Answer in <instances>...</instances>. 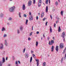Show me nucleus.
Masks as SVG:
<instances>
[{
	"label": "nucleus",
	"mask_w": 66,
	"mask_h": 66,
	"mask_svg": "<svg viewBox=\"0 0 66 66\" xmlns=\"http://www.w3.org/2000/svg\"><path fill=\"white\" fill-rule=\"evenodd\" d=\"M15 9V6H13L9 8V11L10 12H13L14 11Z\"/></svg>",
	"instance_id": "f257e3e1"
},
{
	"label": "nucleus",
	"mask_w": 66,
	"mask_h": 66,
	"mask_svg": "<svg viewBox=\"0 0 66 66\" xmlns=\"http://www.w3.org/2000/svg\"><path fill=\"white\" fill-rule=\"evenodd\" d=\"M5 62V59L3 57V58L2 61H0V66H2L3 63Z\"/></svg>",
	"instance_id": "f03ea898"
},
{
	"label": "nucleus",
	"mask_w": 66,
	"mask_h": 66,
	"mask_svg": "<svg viewBox=\"0 0 66 66\" xmlns=\"http://www.w3.org/2000/svg\"><path fill=\"white\" fill-rule=\"evenodd\" d=\"M64 47V45L63 43H60L59 46V48H61V49H63Z\"/></svg>",
	"instance_id": "7ed1b4c3"
},
{
	"label": "nucleus",
	"mask_w": 66,
	"mask_h": 66,
	"mask_svg": "<svg viewBox=\"0 0 66 66\" xmlns=\"http://www.w3.org/2000/svg\"><path fill=\"white\" fill-rule=\"evenodd\" d=\"M39 2L38 3V5L39 7H40V5H41V4H42V0H39Z\"/></svg>",
	"instance_id": "20e7f679"
},
{
	"label": "nucleus",
	"mask_w": 66,
	"mask_h": 66,
	"mask_svg": "<svg viewBox=\"0 0 66 66\" xmlns=\"http://www.w3.org/2000/svg\"><path fill=\"white\" fill-rule=\"evenodd\" d=\"M54 44V41L52 40L51 42L50 41L49 42L48 44L50 45H52V44Z\"/></svg>",
	"instance_id": "39448f33"
},
{
	"label": "nucleus",
	"mask_w": 66,
	"mask_h": 66,
	"mask_svg": "<svg viewBox=\"0 0 66 66\" xmlns=\"http://www.w3.org/2000/svg\"><path fill=\"white\" fill-rule=\"evenodd\" d=\"M24 56L25 58H28L29 57V55L27 53H26L24 55Z\"/></svg>",
	"instance_id": "423d86ee"
},
{
	"label": "nucleus",
	"mask_w": 66,
	"mask_h": 66,
	"mask_svg": "<svg viewBox=\"0 0 66 66\" xmlns=\"http://www.w3.org/2000/svg\"><path fill=\"white\" fill-rule=\"evenodd\" d=\"M3 49V44H1L0 45V49L1 50Z\"/></svg>",
	"instance_id": "0eeeda50"
},
{
	"label": "nucleus",
	"mask_w": 66,
	"mask_h": 66,
	"mask_svg": "<svg viewBox=\"0 0 66 66\" xmlns=\"http://www.w3.org/2000/svg\"><path fill=\"white\" fill-rule=\"evenodd\" d=\"M22 10H26V6H25V5L23 4L22 6Z\"/></svg>",
	"instance_id": "6e6552de"
},
{
	"label": "nucleus",
	"mask_w": 66,
	"mask_h": 66,
	"mask_svg": "<svg viewBox=\"0 0 66 66\" xmlns=\"http://www.w3.org/2000/svg\"><path fill=\"white\" fill-rule=\"evenodd\" d=\"M32 4V2L31 1H29L28 3V6H30Z\"/></svg>",
	"instance_id": "1a4fd4ad"
},
{
	"label": "nucleus",
	"mask_w": 66,
	"mask_h": 66,
	"mask_svg": "<svg viewBox=\"0 0 66 66\" xmlns=\"http://www.w3.org/2000/svg\"><path fill=\"white\" fill-rule=\"evenodd\" d=\"M33 16H31L29 17V20L30 21H31V20H33Z\"/></svg>",
	"instance_id": "9d476101"
},
{
	"label": "nucleus",
	"mask_w": 66,
	"mask_h": 66,
	"mask_svg": "<svg viewBox=\"0 0 66 66\" xmlns=\"http://www.w3.org/2000/svg\"><path fill=\"white\" fill-rule=\"evenodd\" d=\"M36 62H37V66H38V65H39V59H36Z\"/></svg>",
	"instance_id": "9b49d317"
},
{
	"label": "nucleus",
	"mask_w": 66,
	"mask_h": 66,
	"mask_svg": "<svg viewBox=\"0 0 66 66\" xmlns=\"http://www.w3.org/2000/svg\"><path fill=\"white\" fill-rule=\"evenodd\" d=\"M59 49V46H57L56 47V50L57 52H58V50Z\"/></svg>",
	"instance_id": "f8f14e48"
},
{
	"label": "nucleus",
	"mask_w": 66,
	"mask_h": 66,
	"mask_svg": "<svg viewBox=\"0 0 66 66\" xmlns=\"http://www.w3.org/2000/svg\"><path fill=\"white\" fill-rule=\"evenodd\" d=\"M2 31H5V28L4 27H3L2 29Z\"/></svg>",
	"instance_id": "ddd939ff"
},
{
	"label": "nucleus",
	"mask_w": 66,
	"mask_h": 66,
	"mask_svg": "<svg viewBox=\"0 0 66 66\" xmlns=\"http://www.w3.org/2000/svg\"><path fill=\"white\" fill-rule=\"evenodd\" d=\"M50 31L51 33H52V28H51V27L50 26Z\"/></svg>",
	"instance_id": "4468645a"
},
{
	"label": "nucleus",
	"mask_w": 66,
	"mask_h": 66,
	"mask_svg": "<svg viewBox=\"0 0 66 66\" xmlns=\"http://www.w3.org/2000/svg\"><path fill=\"white\" fill-rule=\"evenodd\" d=\"M51 49L52 50H51V51L52 52L53 51V50H54V46H52V48H51Z\"/></svg>",
	"instance_id": "2eb2a0df"
},
{
	"label": "nucleus",
	"mask_w": 66,
	"mask_h": 66,
	"mask_svg": "<svg viewBox=\"0 0 66 66\" xmlns=\"http://www.w3.org/2000/svg\"><path fill=\"white\" fill-rule=\"evenodd\" d=\"M44 13L43 12V13H42L41 15V17L42 18L43 17H44Z\"/></svg>",
	"instance_id": "dca6fc26"
},
{
	"label": "nucleus",
	"mask_w": 66,
	"mask_h": 66,
	"mask_svg": "<svg viewBox=\"0 0 66 66\" xmlns=\"http://www.w3.org/2000/svg\"><path fill=\"white\" fill-rule=\"evenodd\" d=\"M5 45L6 46H7V41H6V40H5Z\"/></svg>",
	"instance_id": "f3484780"
},
{
	"label": "nucleus",
	"mask_w": 66,
	"mask_h": 66,
	"mask_svg": "<svg viewBox=\"0 0 66 66\" xmlns=\"http://www.w3.org/2000/svg\"><path fill=\"white\" fill-rule=\"evenodd\" d=\"M61 31V27H59L58 29V32H60Z\"/></svg>",
	"instance_id": "a211bd4d"
},
{
	"label": "nucleus",
	"mask_w": 66,
	"mask_h": 66,
	"mask_svg": "<svg viewBox=\"0 0 66 66\" xmlns=\"http://www.w3.org/2000/svg\"><path fill=\"white\" fill-rule=\"evenodd\" d=\"M3 13H1L0 14V17H1V18H2L3 17Z\"/></svg>",
	"instance_id": "6ab92c4d"
},
{
	"label": "nucleus",
	"mask_w": 66,
	"mask_h": 66,
	"mask_svg": "<svg viewBox=\"0 0 66 66\" xmlns=\"http://www.w3.org/2000/svg\"><path fill=\"white\" fill-rule=\"evenodd\" d=\"M48 6H46V13L48 12Z\"/></svg>",
	"instance_id": "aec40b11"
},
{
	"label": "nucleus",
	"mask_w": 66,
	"mask_h": 66,
	"mask_svg": "<svg viewBox=\"0 0 66 66\" xmlns=\"http://www.w3.org/2000/svg\"><path fill=\"white\" fill-rule=\"evenodd\" d=\"M65 36V32H63L62 33V36Z\"/></svg>",
	"instance_id": "412c9836"
},
{
	"label": "nucleus",
	"mask_w": 66,
	"mask_h": 66,
	"mask_svg": "<svg viewBox=\"0 0 66 66\" xmlns=\"http://www.w3.org/2000/svg\"><path fill=\"white\" fill-rule=\"evenodd\" d=\"M20 29L21 31H22V30H23V27L22 26L20 27Z\"/></svg>",
	"instance_id": "4be33fe9"
},
{
	"label": "nucleus",
	"mask_w": 66,
	"mask_h": 66,
	"mask_svg": "<svg viewBox=\"0 0 66 66\" xmlns=\"http://www.w3.org/2000/svg\"><path fill=\"white\" fill-rule=\"evenodd\" d=\"M32 56H31L30 60V63H31L32 62Z\"/></svg>",
	"instance_id": "5701e85b"
},
{
	"label": "nucleus",
	"mask_w": 66,
	"mask_h": 66,
	"mask_svg": "<svg viewBox=\"0 0 66 66\" xmlns=\"http://www.w3.org/2000/svg\"><path fill=\"white\" fill-rule=\"evenodd\" d=\"M38 41H37L36 42V45L37 47L38 46Z\"/></svg>",
	"instance_id": "b1692460"
},
{
	"label": "nucleus",
	"mask_w": 66,
	"mask_h": 66,
	"mask_svg": "<svg viewBox=\"0 0 66 66\" xmlns=\"http://www.w3.org/2000/svg\"><path fill=\"white\" fill-rule=\"evenodd\" d=\"M61 14L62 16H63V11H61Z\"/></svg>",
	"instance_id": "393cba45"
},
{
	"label": "nucleus",
	"mask_w": 66,
	"mask_h": 66,
	"mask_svg": "<svg viewBox=\"0 0 66 66\" xmlns=\"http://www.w3.org/2000/svg\"><path fill=\"white\" fill-rule=\"evenodd\" d=\"M19 16L20 18H21V13L19 12Z\"/></svg>",
	"instance_id": "a878e982"
},
{
	"label": "nucleus",
	"mask_w": 66,
	"mask_h": 66,
	"mask_svg": "<svg viewBox=\"0 0 66 66\" xmlns=\"http://www.w3.org/2000/svg\"><path fill=\"white\" fill-rule=\"evenodd\" d=\"M15 64H16V66H18V62L17 61H15Z\"/></svg>",
	"instance_id": "bb28decb"
},
{
	"label": "nucleus",
	"mask_w": 66,
	"mask_h": 66,
	"mask_svg": "<svg viewBox=\"0 0 66 66\" xmlns=\"http://www.w3.org/2000/svg\"><path fill=\"white\" fill-rule=\"evenodd\" d=\"M46 62H44L43 63V66H46Z\"/></svg>",
	"instance_id": "cd10ccee"
},
{
	"label": "nucleus",
	"mask_w": 66,
	"mask_h": 66,
	"mask_svg": "<svg viewBox=\"0 0 66 66\" xmlns=\"http://www.w3.org/2000/svg\"><path fill=\"white\" fill-rule=\"evenodd\" d=\"M63 57H62V59L61 60V63H63Z\"/></svg>",
	"instance_id": "c85d7f7f"
},
{
	"label": "nucleus",
	"mask_w": 66,
	"mask_h": 66,
	"mask_svg": "<svg viewBox=\"0 0 66 66\" xmlns=\"http://www.w3.org/2000/svg\"><path fill=\"white\" fill-rule=\"evenodd\" d=\"M17 33L18 34H19V33H20V31H19V29L17 30Z\"/></svg>",
	"instance_id": "c756f323"
},
{
	"label": "nucleus",
	"mask_w": 66,
	"mask_h": 66,
	"mask_svg": "<svg viewBox=\"0 0 66 66\" xmlns=\"http://www.w3.org/2000/svg\"><path fill=\"white\" fill-rule=\"evenodd\" d=\"M9 20H12V18H9Z\"/></svg>",
	"instance_id": "7c9ffc66"
},
{
	"label": "nucleus",
	"mask_w": 66,
	"mask_h": 66,
	"mask_svg": "<svg viewBox=\"0 0 66 66\" xmlns=\"http://www.w3.org/2000/svg\"><path fill=\"white\" fill-rule=\"evenodd\" d=\"M48 0H46V4H48Z\"/></svg>",
	"instance_id": "2f4dec72"
},
{
	"label": "nucleus",
	"mask_w": 66,
	"mask_h": 66,
	"mask_svg": "<svg viewBox=\"0 0 66 66\" xmlns=\"http://www.w3.org/2000/svg\"><path fill=\"white\" fill-rule=\"evenodd\" d=\"M28 22V19H27L26 21V24H27Z\"/></svg>",
	"instance_id": "473e14b6"
},
{
	"label": "nucleus",
	"mask_w": 66,
	"mask_h": 66,
	"mask_svg": "<svg viewBox=\"0 0 66 66\" xmlns=\"http://www.w3.org/2000/svg\"><path fill=\"white\" fill-rule=\"evenodd\" d=\"M32 56L34 57L35 58L36 57V56H35V55L34 54H33L32 55Z\"/></svg>",
	"instance_id": "72a5a7b5"
},
{
	"label": "nucleus",
	"mask_w": 66,
	"mask_h": 66,
	"mask_svg": "<svg viewBox=\"0 0 66 66\" xmlns=\"http://www.w3.org/2000/svg\"><path fill=\"white\" fill-rule=\"evenodd\" d=\"M12 60H15V57H14V56H12Z\"/></svg>",
	"instance_id": "f704fd0d"
},
{
	"label": "nucleus",
	"mask_w": 66,
	"mask_h": 66,
	"mask_svg": "<svg viewBox=\"0 0 66 66\" xmlns=\"http://www.w3.org/2000/svg\"><path fill=\"white\" fill-rule=\"evenodd\" d=\"M32 33H33V32H31L30 33L29 35H30V36H31L32 34Z\"/></svg>",
	"instance_id": "c9c22d12"
},
{
	"label": "nucleus",
	"mask_w": 66,
	"mask_h": 66,
	"mask_svg": "<svg viewBox=\"0 0 66 66\" xmlns=\"http://www.w3.org/2000/svg\"><path fill=\"white\" fill-rule=\"evenodd\" d=\"M55 4L56 5H58V2H56Z\"/></svg>",
	"instance_id": "e433bc0d"
},
{
	"label": "nucleus",
	"mask_w": 66,
	"mask_h": 66,
	"mask_svg": "<svg viewBox=\"0 0 66 66\" xmlns=\"http://www.w3.org/2000/svg\"><path fill=\"white\" fill-rule=\"evenodd\" d=\"M23 16L24 17H27V15L25 14Z\"/></svg>",
	"instance_id": "4c0bfd02"
},
{
	"label": "nucleus",
	"mask_w": 66,
	"mask_h": 66,
	"mask_svg": "<svg viewBox=\"0 0 66 66\" xmlns=\"http://www.w3.org/2000/svg\"><path fill=\"white\" fill-rule=\"evenodd\" d=\"M36 20H38V16H37L36 17Z\"/></svg>",
	"instance_id": "58836bf2"
},
{
	"label": "nucleus",
	"mask_w": 66,
	"mask_h": 66,
	"mask_svg": "<svg viewBox=\"0 0 66 66\" xmlns=\"http://www.w3.org/2000/svg\"><path fill=\"white\" fill-rule=\"evenodd\" d=\"M25 50H26V48H25L24 49L23 51V53H24V52H25Z\"/></svg>",
	"instance_id": "ea45409f"
},
{
	"label": "nucleus",
	"mask_w": 66,
	"mask_h": 66,
	"mask_svg": "<svg viewBox=\"0 0 66 66\" xmlns=\"http://www.w3.org/2000/svg\"><path fill=\"white\" fill-rule=\"evenodd\" d=\"M6 35L5 34L3 36L4 37H6Z\"/></svg>",
	"instance_id": "a19ab883"
},
{
	"label": "nucleus",
	"mask_w": 66,
	"mask_h": 66,
	"mask_svg": "<svg viewBox=\"0 0 66 66\" xmlns=\"http://www.w3.org/2000/svg\"><path fill=\"white\" fill-rule=\"evenodd\" d=\"M33 2L34 4H35V0H33Z\"/></svg>",
	"instance_id": "79ce46f5"
},
{
	"label": "nucleus",
	"mask_w": 66,
	"mask_h": 66,
	"mask_svg": "<svg viewBox=\"0 0 66 66\" xmlns=\"http://www.w3.org/2000/svg\"><path fill=\"white\" fill-rule=\"evenodd\" d=\"M28 40H31V38H28Z\"/></svg>",
	"instance_id": "37998d69"
},
{
	"label": "nucleus",
	"mask_w": 66,
	"mask_h": 66,
	"mask_svg": "<svg viewBox=\"0 0 66 66\" xmlns=\"http://www.w3.org/2000/svg\"><path fill=\"white\" fill-rule=\"evenodd\" d=\"M46 19V18H44L43 19V21H45V20Z\"/></svg>",
	"instance_id": "c03bdc74"
},
{
	"label": "nucleus",
	"mask_w": 66,
	"mask_h": 66,
	"mask_svg": "<svg viewBox=\"0 0 66 66\" xmlns=\"http://www.w3.org/2000/svg\"><path fill=\"white\" fill-rule=\"evenodd\" d=\"M33 52H34L33 51H31V54H32V53H33Z\"/></svg>",
	"instance_id": "a18cd8bd"
},
{
	"label": "nucleus",
	"mask_w": 66,
	"mask_h": 66,
	"mask_svg": "<svg viewBox=\"0 0 66 66\" xmlns=\"http://www.w3.org/2000/svg\"><path fill=\"white\" fill-rule=\"evenodd\" d=\"M59 22V20H58L57 21H56V23H57V22Z\"/></svg>",
	"instance_id": "49530a36"
},
{
	"label": "nucleus",
	"mask_w": 66,
	"mask_h": 66,
	"mask_svg": "<svg viewBox=\"0 0 66 66\" xmlns=\"http://www.w3.org/2000/svg\"><path fill=\"white\" fill-rule=\"evenodd\" d=\"M39 32L38 31H37L36 32V34H39Z\"/></svg>",
	"instance_id": "de8ad7c7"
},
{
	"label": "nucleus",
	"mask_w": 66,
	"mask_h": 66,
	"mask_svg": "<svg viewBox=\"0 0 66 66\" xmlns=\"http://www.w3.org/2000/svg\"><path fill=\"white\" fill-rule=\"evenodd\" d=\"M47 23H48V22H46L45 24L46 26H47Z\"/></svg>",
	"instance_id": "09e8293b"
},
{
	"label": "nucleus",
	"mask_w": 66,
	"mask_h": 66,
	"mask_svg": "<svg viewBox=\"0 0 66 66\" xmlns=\"http://www.w3.org/2000/svg\"><path fill=\"white\" fill-rule=\"evenodd\" d=\"M55 26H56V24L55 23L54 25V27H55Z\"/></svg>",
	"instance_id": "8fccbe9b"
},
{
	"label": "nucleus",
	"mask_w": 66,
	"mask_h": 66,
	"mask_svg": "<svg viewBox=\"0 0 66 66\" xmlns=\"http://www.w3.org/2000/svg\"><path fill=\"white\" fill-rule=\"evenodd\" d=\"M18 63H19V64H20V61H18Z\"/></svg>",
	"instance_id": "3c124183"
},
{
	"label": "nucleus",
	"mask_w": 66,
	"mask_h": 66,
	"mask_svg": "<svg viewBox=\"0 0 66 66\" xmlns=\"http://www.w3.org/2000/svg\"><path fill=\"white\" fill-rule=\"evenodd\" d=\"M50 17L51 18V19H52V15H50Z\"/></svg>",
	"instance_id": "603ef678"
},
{
	"label": "nucleus",
	"mask_w": 66,
	"mask_h": 66,
	"mask_svg": "<svg viewBox=\"0 0 66 66\" xmlns=\"http://www.w3.org/2000/svg\"><path fill=\"white\" fill-rule=\"evenodd\" d=\"M29 15H31V12H30L29 13Z\"/></svg>",
	"instance_id": "864d4df0"
},
{
	"label": "nucleus",
	"mask_w": 66,
	"mask_h": 66,
	"mask_svg": "<svg viewBox=\"0 0 66 66\" xmlns=\"http://www.w3.org/2000/svg\"><path fill=\"white\" fill-rule=\"evenodd\" d=\"M33 30V26L32 27V29L31 30Z\"/></svg>",
	"instance_id": "5fc2aeb1"
},
{
	"label": "nucleus",
	"mask_w": 66,
	"mask_h": 66,
	"mask_svg": "<svg viewBox=\"0 0 66 66\" xmlns=\"http://www.w3.org/2000/svg\"><path fill=\"white\" fill-rule=\"evenodd\" d=\"M49 37H48L47 38V39H48V40H49Z\"/></svg>",
	"instance_id": "6e6d98bb"
},
{
	"label": "nucleus",
	"mask_w": 66,
	"mask_h": 66,
	"mask_svg": "<svg viewBox=\"0 0 66 66\" xmlns=\"http://www.w3.org/2000/svg\"><path fill=\"white\" fill-rule=\"evenodd\" d=\"M65 50H64L63 51V53H64V52H65Z\"/></svg>",
	"instance_id": "4d7b16f0"
},
{
	"label": "nucleus",
	"mask_w": 66,
	"mask_h": 66,
	"mask_svg": "<svg viewBox=\"0 0 66 66\" xmlns=\"http://www.w3.org/2000/svg\"><path fill=\"white\" fill-rule=\"evenodd\" d=\"M40 15V13H38V15Z\"/></svg>",
	"instance_id": "13d9d810"
},
{
	"label": "nucleus",
	"mask_w": 66,
	"mask_h": 66,
	"mask_svg": "<svg viewBox=\"0 0 66 66\" xmlns=\"http://www.w3.org/2000/svg\"><path fill=\"white\" fill-rule=\"evenodd\" d=\"M43 37L44 38L45 37V35L43 34Z\"/></svg>",
	"instance_id": "bf43d9fd"
},
{
	"label": "nucleus",
	"mask_w": 66,
	"mask_h": 66,
	"mask_svg": "<svg viewBox=\"0 0 66 66\" xmlns=\"http://www.w3.org/2000/svg\"><path fill=\"white\" fill-rule=\"evenodd\" d=\"M6 61L7 60V57H6Z\"/></svg>",
	"instance_id": "052dcab7"
},
{
	"label": "nucleus",
	"mask_w": 66,
	"mask_h": 66,
	"mask_svg": "<svg viewBox=\"0 0 66 66\" xmlns=\"http://www.w3.org/2000/svg\"><path fill=\"white\" fill-rule=\"evenodd\" d=\"M62 37H63L64 38V37H65V36H62Z\"/></svg>",
	"instance_id": "680f3d73"
},
{
	"label": "nucleus",
	"mask_w": 66,
	"mask_h": 66,
	"mask_svg": "<svg viewBox=\"0 0 66 66\" xmlns=\"http://www.w3.org/2000/svg\"><path fill=\"white\" fill-rule=\"evenodd\" d=\"M53 40H54V37H53Z\"/></svg>",
	"instance_id": "e2e57ef3"
},
{
	"label": "nucleus",
	"mask_w": 66,
	"mask_h": 66,
	"mask_svg": "<svg viewBox=\"0 0 66 66\" xmlns=\"http://www.w3.org/2000/svg\"><path fill=\"white\" fill-rule=\"evenodd\" d=\"M63 41H65V38H63Z\"/></svg>",
	"instance_id": "0e129e2a"
},
{
	"label": "nucleus",
	"mask_w": 66,
	"mask_h": 66,
	"mask_svg": "<svg viewBox=\"0 0 66 66\" xmlns=\"http://www.w3.org/2000/svg\"><path fill=\"white\" fill-rule=\"evenodd\" d=\"M66 57H64V59H66Z\"/></svg>",
	"instance_id": "69168bd1"
},
{
	"label": "nucleus",
	"mask_w": 66,
	"mask_h": 66,
	"mask_svg": "<svg viewBox=\"0 0 66 66\" xmlns=\"http://www.w3.org/2000/svg\"><path fill=\"white\" fill-rule=\"evenodd\" d=\"M12 0H9V1H12Z\"/></svg>",
	"instance_id": "338daca9"
},
{
	"label": "nucleus",
	"mask_w": 66,
	"mask_h": 66,
	"mask_svg": "<svg viewBox=\"0 0 66 66\" xmlns=\"http://www.w3.org/2000/svg\"><path fill=\"white\" fill-rule=\"evenodd\" d=\"M65 57H66V54H65Z\"/></svg>",
	"instance_id": "774afa93"
}]
</instances>
